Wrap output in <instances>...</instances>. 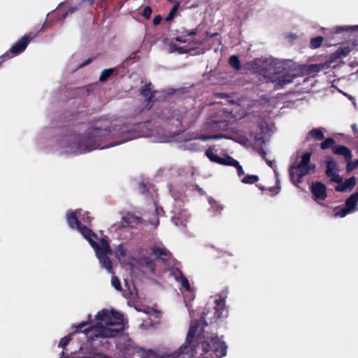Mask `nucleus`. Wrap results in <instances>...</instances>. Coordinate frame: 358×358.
<instances>
[{"label":"nucleus","mask_w":358,"mask_h":358,"mask_svg":"<svg viewBox=\"0 0 358 358\" xmlns=\"http://www.w3.org/2000/svg\"><path fill=\"white\" fill-rule=\"evenodd\" d=\"M155 122L147 121L136 124H114L109 127H92L83 134L73 136L65 141L61 152L80 155L94 150H101L139 137H153L155 142H165L176 131L153 129Z\"/></svg>","instance_id":"obj_1"},{"label":"nucleus","mask_w":358,"mask_h":358,"mask_svg":"<svg viewBox=\"0 0 358 358\" xmlns=\"http://www.w3.org/2000/svg\"><path fill=\"white\" fill-rule=\"evenodd\" d=\"M66 220L69 226L72 229H77L93 248L101 266L108 273L113 274V264L109 257L110 255H112V250L108 240L104 238H98L91 229L82 225V222L86 224L90 222L88 213L86 212L81 215L80 209L68 212Z\"/></svg>","instance_id":"obj_2"},{"label":"nucleus","mask_w":358,"mask_h":358,"mask_svg":"<svg viewBox=\"0 0 358 358\" xmlns=\"http://www.w3.org/2000/svg\"><path fill=\"white\" fill-rule=\"evenodd\" d=\"M95 324L80 331L83 338L94 340L97 338H112L119 335L124 329L122 314L113 309H103L94 317Z\"/></svg>","instance_id":"obj_3"},{"label":"nucleus","mask_w":358,"mask_h":358,"mask_svg":"<svg viewBox=\"0 0 358 358\" xmlns=\"http://www.w3.org/2000/svg\"><path fill=\"white\" fill-rule=\"evenodd\" d=\"M255 64L259 66L260 69H257L259 76H262L266 83L271 82L275 86L282 87L292 82L296 75L289 72L282 66L275 61L262 62L257 59Z\"/></svg>","instance_id":"obj_4"},{"label":"nucleus","mask_w":358,"mask_h":358,"mask_svg":"<svg viewBox=\"0 0 358 358\" xmlns=\"http://www.w3.org/2000/svg\"><path fill=\"white\" fill-rule=\"evenodd\" d=\"M220 116L222 118L220 119L218 117H215V119L210 120L205 124V131L208 133V134L196 135L194 136L192 139L208 141L224 138V136L211 135L210 134L221 130H226L229 123L234 121V117L231 113L226 111L221 112V115Z\"/></svg>","instance_id":"obj_5"},{"label":"nucleus","mask_w":358,"mask_h":358,"mask_svg":"<svg viewBox=\"0 0 358 358\" xmlns=\"http://www.w3.org/2000/svg\"><path fill=\"white\" fill-rule=\"evenodd\" d=\"M311 154L310 152L305 153L296 165H291L289 167V176L292 182L297 184L301 179L315 168V166L310 164Z\"/></svg>","instance_id":"obj_6"},{"label":"nucleus","mask_w":358,"mask_h":358,"mask_svg":"<svg viewBox=\"0 0 358 358\" xmlns=\"http://www.w3.org/2000/svg\"><path fill=\"white\" fill-rule=\"evenodd\" d=\"M206 155L208 158L213 162L217 163L223 165H229L235 166L237 169V173L238 176L243 174V169L239 164L238 162L234 159L231 157L227 156L225 157H219L215 152L213 148H209L206 151Z\"/></svg>","instance_id":"obj_7"},{"label":"nucleus","mask_w":358,"mask_h":358,"mask_svg":"<svg viewBox=\"0 0 358 358\" xmlns=\"http://www.w3.org/2000/svg\"><path fill=\"white\" fill-rule=\"evenodd\" d=\"M115 257L120 261V264L126 269L131 270V274H135L136 264L137 263L135 259H131V262H127V258L129 257L127 253V249L122 244L119 245L115 250Z\"/></svg>","instance_id":"obj_8"},{"label":"nucleus","mask_w":358,"mask_h":358,"mask_svg":"<svg viewBox=\"0 0 358 358\" xmlns=\"http://www.w3.org/2000/svg\"><path fill=\"white\" fill-rule=\"evenodd\" d=\"M358 192L353 193L345 201V207L341 209H336L334 212L335 217H344L349 213H354L358 210Z\"/></svg>","instance_id":"obj_9"},{"label":"nucleus","mask_w":358,"mask_h":358,"mask_svg":"<svg viewBox=\"0 0 358 358\" xmlns=\"http://www.w3.org/2000/svg\"><path fill=\"white\" fill-rule=\"evenodd\" d=\"M171 221L176 226L182 228L186 226L189 214L185 209L181 208L180 206H175L171 210Z\"/></svg>","instance_id":"obj_10"},{"label":"nucleus","mask_w":358,"mask_h":358,"mask_svg":"<svg viewBox=\"0 0 358 358\" xmlns=\"http://www.w3.org/2000/svg\"><path fill=\"white\" fill-rule=\"evenodd\" d=\"M32 38L33 37L25 35L20 41H17L10 49V51L6 53L8 55V59L22 52Z\"/></svg>","instance_id":"obj_11"},{"label":"nucleus","mask_w":358,"mask_h":358,"mask_svg":"<svg viewBox=\"0 0 358 358\" xmlns=\"http://www.w3.org/2000/svg\"><path fill=\"white\" fill-rule=\"evenodd\" d=\"M311 191L317 203L324 201L327 197L326 187L321 182L312 183Z\"/></svg>","instance_id":"obj_12"},{"label":"nucleus","mask_w":358,"mask_h":358,"mask_svg":"<svg viewBox=\"0 0 358 358\" xmlns=\"http://www.w3.org/2000/svg\"><path fill=\"white\" fill-rule=\"evenodd\" d=\"M326 173L332 181L336 183L342 182V177L338 173V167L335 161L330 159L327 162Z\"/></svg>","instance_id":"obj_13"},{"label":"nucleus","mask_w":358,"mask_h":358,"mask_svg":"<svg viewBox=\"0 0 358 358\" xmlns=\"http://www.w3.org/2000/svg\"><path fill=\"white\" fill-rule=\"evenodd\" d=\"M143 220H145V219L134 213H128L122 217V220L120 222V227H133L135 224L141 223Z\"/></svg>","instance_id":"obj_14"},{"label":"nucleus","mask_w":358,"mask_h":358,"mask_svg":"<svg viewBox=\"0 0 358 358\" xmlns=\"http://www.w3.org/2000/svg\"><path fill=\"white\" fill-rule=\"evenodd\" d=\"M142 272L148 277L151 278L152 275L156 273L155 269V263L148 258H143L139 262Z\"/></svg>","instance_id":"obj_15"},{"label":"nucleus","mask_w":358,"mask_h":358,"mask_svg":"<svg viewBox=\"0 0 358 358\" xmlns=\"http://www.w3.org/2000/svg\"><path fill=\"white\" fill-rule=\"evenodd\" d=\"M171 275L176 280L180 283L181 287L187 292H191V287L188 280L182 275L180 271L176 269L171 272Z\"/></svg>","instance_id":"obj_16"},{"label":"nucleus","mask_w":358,"mask_h":358,"mask_svg":"<svg viewBox=\"0 0 358 358\" xmlns=\"http://www.w3.org/2000/svg\"><path fill=\"white\" fill-rule=\"evenodd\" d=\"M356 185V178L354 176L345 180L344 182H339L336 187V190L338 192H347L351 191Z\"/></svg>","instance_id":"obj_17"},{"label":"nucleus","mask_w":358,"mask_h":358,"mask_svg":"<svg viewBox=\"0 0 358 358\" xmlns=\"http://www.w3.org/2000/svg\"><path fill=\"white\" fill-rule=\"evenodd\" d=\"M153 255L162 261H166L171 257L169 252L162 245H158L152 248Z\"/></svg>","instance_id":"obj_18"},{"label":"nucleus","mask_w":358,"mask_h":358,"mask_svg":"<svg viewBox=\"0 0 358 358\" xmlns=\"http://www.w3.org/2000/svg\"><path fill=\"white\" fill-rule=\"evenodd\" d=\"M154 93H155V92L152 91V87L151 84L145 85L141 89V94L146 99L148 108L151 107L152 103L153 102Z\"/></svg>","instance_id":"obj_19"},{"label":"nucleus","mask_w":358,"mask_h":358,"mask_svg":"<svg viewBox=\"0 0 358 358\" xmlns=\"http://www.w3.org/2000/svg\"><path fill=\"white\" fill-rule=\"evenodd\" d=\"M335 33L338 34L342 31H348L350 36L356 37L357 43H358V25L354 26H339L334 28Z\"/></svg>","instance_id":"obj_20"},{"label":"nucleus","mask_w":358,"mask_h":358,"mask_svg":"<svg viewBox=\"0 0 358 358\" xmlns=\"http://www.w3.org/2000/svg\"><path fill=\"white\" fill-rule=\"evenodd\" d=\"M333 152L334 154L343 155L347 161L350 160L352 158L350 150L344 145L334 146Z\"/></svg>","instance_id":"obj_21"},{"label":"nucleus","mask_w":358,"mask_h":358,"mask_svg":"<svg viewBox=\"0 0 358 358\" xmlns=\"http://www.w3.org/2000/svg\"><path fill=\"white\" fill-rule=\"evenodd\" d=\"M267 164H268L269 166H271L272 169H273V171H274V173H275V178H276V185L275 187H271V188H269L268 190L270 191L271 195H276L277 194H278L280 189V180L278 178V172L276 170V167L274 166V163L271 161H267Z\"/></svg>","instance_id":"obj_22"},{"label":"nucleus","mask_w":358,"mask_h":358,"mask_svg":"<svg viewBox=\"0 0 358 358\" xmlns=\"http://www.w3.org/2000/svg\"><path fill=\"white\" fill-rule=\"evenodd\" d=\"M162 213H163L162 209L159 208L155 204V212L152 213V217L148 218L147 220H145V222L150 224L157 226L159 224L158 216L160 215Z\"/></svg>","instance_id":"obj_23"},{"label":"nucleus","mask_w":358,"mask_h":358,"mask_svg":"<svg viewBox=\"0 0 358 358\" xmlns=\"http://www.w3.org/2000/svg\"><path fill=\"white\" fill-rule=\"evenodd\" d=\"M241 178V181L245 184H253L258 181L259 177L256 175H246L244 173L239 176Z\"/></svg>","instance_id":"obj_24"},{"label":"nucleus","mask_w":358,"mask_h":358,"mask_svg":"<svg viewBox=\"0 0 358 358\" xmlns=\"http://www.w3.org/2000/svg\"><path fill=\"white\" fill-rule=\"evenodd\" d=\"M308 136L316 140H322L324 138V134L322 129L320 128L313 129L310 130L308 133Z\"/></svg>","instance_id":"obj_25"},{"label":"nucleus","mask_w":358,"mask_h":358,"mask_svg":"<svg viewBox=\"0 0 358 358\" xmlns=\"http://www.w3.org/2000/svg\"><path fill=\"white\" fill-rule=\"evenodd\" d=\"M115 69H108L102 71L99 80L101 82L106 81L114 72Z\"/></svg>","instance_id":"obj_26"},{"label":"nucleus","mask_w":358,"mask_h":358,"mask_svg":"<svg viewBox=\"0 0 358 358\" xmlns=\"http://www.w3.org/2000/svg\"><path fill=\"white\" fill-rule=\"evenodd\" d=\"M229 64L236 70H238L240 69L239 59L236 55H232V56L230 57V58H229Z\"/></svg>","instance_id":"obj_27"},{"label":"nucleus","mask_w":358,"mask_h":358,"mask_svg":"<svg viewBox=\"0 0 358 358\" xmlns=\"http://www.w3.org/2000/svg\"><path fill=\"white\" fill-rule=\"evenodd\" d=\"M335 144V141L331 138H327L322 144L321 148L323 150L331 148H334L333 145Z\"/></svg>","instance_id":"obj_28"},{"label":"nucleus","mask_w":358,"mask_h":358,"mask_svg":"<svg viewBox=\"0 0 358 358\" xmlns=\"http://www.w3.org/2000/svg\"><path fill=\"white\" fill-rule=\"evenodd\" d=\"M73 334H70L66 337L62 338L58 344V347L61 348H65V347L69 344V341L71 340V336Z\"/></svg>","instance_id":"obj_29"},{"label":"nucleus","mask_w":358,"mask_h":358,"mask_svg":"<svg viewBox=\"0 0 358 358\" xmlns=\"http://www.w3.org/2000/svg\"><path fill=\"white\" fill-rule=\"evenodd\" d=\"M322 41H323V38L322 36H317L316 38L311 39L310 45L313 48H317L320 46Z\"/></svg>","instance_id":"obj_30"},{"label":"nucleus","mask_w":358,"mask_h":358,"mask_svg":"<svg viewBox=\"0 0 358 358\" xmlns=\"http://www.w3.org/2000/svg\"><path fill=\"white\" fill-rule=\"evenodd\" d=\"M179 8V3H176L173 8L171 9V10L170 11L169 14L167 15V17H166V21H171L172 20V19L174 17L176 12L178 11V9Z\"/></svg>","instance_id":"obj_31"},{"label":"nucleus","mask_w":358,"mask_h":358,"mask_svg":"<svg viewBox=\"0 0 358 358\" xmlns=\"http://www.w3.org/2000/svg\"><path fill=\"white\" fill-rule=\"evenodd\" d=\"M208 202L212 206V208L214 209V210L216 212H220L223 209V206L221 204L217 203L213 199H209Z\"/></svg>","instance_id":"obj_32"},{"label":"nucleus","mask_w":358,"mask_h":358,"mask_svg":"<svg viewBox=\"0 0 358 358\" xmlns=\"http://www.w3.org/2000/svg\"><path fill=\"white\" fill-rule=\"evenodd\" d=\"M111 283H112V285L117 289V290H120L121 289V284H120V280L115 277V276H112V279H111Z\"/></svg>","instance_id":"obj_33"},{"label":"nucleus","mask_w":358,"mask_h":358,"mask_svg":"<svg viewBox=\"0 0 358 358\" xmlns=\"http://www.w3.org/2000/svg\"><path fill=\"white\" fill-rule=\"evenodd\" d=\"M358 167V160H356L353 162H349L347 164L346 170L348 172L352 171L353 169Z\"/></svg>","instance_id":"obj_34"},{"label":"nucleus","mask_w":358,"mask_h":358,"mask_svg":"<svg viewBox=\"0 0 358 358\" xmlns=\"http://www.w3.org/2000/svg\"><path fill=\"white\" fill-rule=\"evenodd\" d=\"M168 119L171 122L172 124H174L176 126H178L182 124L181 120L179 118L178 115H175L172 117H168Z\"/></svg>","instance_id":"obj_35"},{"label":"nucleus","mask_w":358,"mask_h":358,"mask_svg":"<svg viewBox=\"0 0 358 358\" xmlns=\"http://www.w3.org/2000/svg\"><path fill=\"white\" fill-rule=\"evenodd\" d=\"M151 13H152V9L150 7L147 6L143 9V15L145 17H146V18L150 17Z\"/></svg>","instance_id":"obj_36"},{"label":"nucleus","mask_w":358,"mask_h":358,"mask_svg":"<svg viewBox=\"0 0 358 358\" xmlns=\"http://www.w3.org/2000/svg\"><path fill=\"white\" fill-rule=\"evenodd\" d=\"M264 124H265L264 122H262L261 125H260V128H261L262 133H264L265 135H267L269 134L270 129H268L267 125H266L264 127Z\"/></svg>","instance_id":"obj_37"},{"label":"nucleus","mask_w":358,"mask_h":358,"mask_svg":"<svg viewBox=\"0 0 358 358\" xmlns=\"http://www.w3.org/2000/svg\"><path fill=\"white\" fill-rule=\"evenodd\" d=\"M350 52V49L348 48H343L339 49L340 54L343 55V56L347 55Z\"/></svg>","instance_id":"obj_38"},{"label":"nucleus","mask_w":358,"mask_h":358,"mask_svg":"<svg viewBox=\"0 0 358 358\" xmlns=\"http://www.w3.org/2000/svg\"><path fill=\"white\" fill-rule=\"evenodd\" d=\"M87 324V322H83L78 324L77 326H76V332H78V331H80Z\"/></svg>","instance_id":"obj_39"},{"label":"nucleus","mask_w":358,"mask_h":358,"mask_svg":"<svg viewBox=\"0 0 358 358\" xmlns=\"http://www.w3.org/2000/svg\"><path fill=\"white\" fill-rule=\"evenodd\" d=\"M176 41L180 43H187L188 40L185 38L183 36H178L176 38Z\"/></svg>","instance_id":"obj_40"},{"label":"nucleus","mask_w":358,"mask_h":358,"mask_svg":"<svg viewBox=\"0 0 358 358\" xmlns=\"http://www.w3.org/2000/svg\"><path fill=\"white\" fill-rule=\"evenodd\" d=\"M78 9V7H72L69 8L68 12L63 16V17H66L68 15L73 13L75 10Z\"/></svg>","instance_id":"obj_41"},{"label":"nucleus","mask_w":358,"mask_h":358,"mask_svg":"<svg viewBox=\"0 0 358 358\" xmlns=\"http://www.w3.org/2000/svg\"><path fill=\"white\" fill-rule=\"evenodd\" d=\"M8 55L4 54L3 55L0 57V65L3 63L6 59H8Z\"/></svg>","instance_id":"obj_42"},{"label":"nucleus","mask_w":358,"mask_h":358,"mask_svg":"<svg viewBox=\"0 0 358 358\" xmlns=\"http://www.w3.org/2000/svg\"><path fill=\"white\" fill-rule=\"evenodd\" d=\"M161 20H162V17L159 15L156 16L153 19V23H154V24H158L160 23Z\"/></svg>","instance_id":"obj_43"},{"label":"nucleus","mask_w":358,"mask_h":358,"mask_svg":"<svg viewBox=\"0 0 358 358\" xmlns=\"http://www.w3.org/2000/svg\"><path fill=\"white\" fill-rule=\"evenodd\" d=\"M185 34L186 36L195 35L196 34V31L195 29H192L191 31L187 30L185 31Z\"/></svg>","instance_id":"obj_44"},{"label":"nucleus","mask_w":358,"mask_h":358,"mask_svg":"<svg viewBox=\"0 0 358 358\" xmlns=\"http://www.w3.org/2000/svg\"><path fill=\"white\" fill-rule=\"evenodd\" d=\"M248 142V140L247 138H243L238 141V143H240L241 144H243V145H247Z\"/></svg>","instance_id":"obj_45"},{"label":"nucleus","mask_w":358,"mask_h":358,"mask_svg":"<svg viewBox=\"0 0 358 358\" xmlns=\"http://www.w3.org/2000/svg\"><path fill=\"white\" fill-rule=\"evenodd\" d=\"M180 53H183L186 51V50H185L183 48H179L178 50H177Z\"/></svg>","instance_id":"obj_46"},{"label":"nucleus","mask_w":358,"mask_h":358,"mask_svg":"<svg viewBox=\"0 0 358 358\" xmlns=\"http://www.w3.org/2000/svg\"><path fill=\"white\" fill-rule=\"evenodd\" d=\"M187 143H188V145H187L188 147H191L194 145V143H193L192 141H189V142H187Z\"/></svg>","instance_id":"obj_47"},{"label":"nucleus","mask_w":358,"mask_h":358,"mask_svg":"<svg viewBox=\"0 0 358 358\" xmlns=\"http://www.w3.org/2000/svg\"><path fill=\"white\" fill-rule=\"evenodd\" d=\"M188 170L190 171V173L192 176L194 174L193 169L192 168H188Z\"/></svg>","instance_id":"obj_48"},{"label":"nucleus","mask_w":358,"mask_h":358,"mask_svg":"<svg viewBox=\"0 0 358 358\" xmlns=\"http://www.w3.org/2000/svg\"><path fill=\"white\" fill-rule=\"evenodd\" d=\"M261 155H262L263 157H265L266 152L264 150H262Z\"/></svg>","instance_id":"obj_49"},{"label":"nucleus","mask_w":358,"mask_h":358,"mask_svg":"<svg viewBox=\"0 0 358 358\" xmlns=\"http://www.w3.org/2000/svg\"><path fill=\"white\" fill-rule=\"evenodd\" d=\"M87 1H88L90 4L93 3L94 0H86Z\"/></svg>","instance_id":"obj_50"},{"label":"nucleus","mask_w":358,"mask_h":358,"mask_svg":"<svg viewBox=\"0 0 358 358\" xmlns=\"http://www.w3.org/2000/svg\"><path fill=\"white\" fill-rule=\"evenodd\" d=\"M189 312L190 317L192 318L193 315H192V313H191V311L189 310Z\"/></svg>","instance_id":"obj_51"},{"label":"nucleus","mask_w":358,"mask_h":358,"mask_svg":"<svg viewBox=\"0 0 358 358\" xmlns=\"http://www.w3.org/2000/svg\"><path fill=\"white\" fill-rule=\"evenodd\" d=\"M260 138H261V137H257V136H256V137H255L256 141H258V140H259Z\"/></svg>","instance_id":"obj_52"},{"label":"nucleus","mask_w":358,"mask_h":358,"mask_svg":"<svg viewBox=\"0 0 358 358\" xmlns=\"http://www.w3.org/2000/svg\"><path fill=\"white\" fill-rule=\"evenodd\" d=\"M143 217H148V216L146 214H143Z\"/></svg>","instance_id":"obj_53"},{"label":"nucleus","mask_w":358,"mask_h":358,"mask_svg":"<svg viewBox=\"0 0 358 358\" xmlns=\"http://www.w3.org/2000/svg\"><path fill=\"white\" fill-rule=\"evenodd\" d=\"M88 317H89V320H90L91 319V315H89Z\"/></svg>","instance_id":"obj_54"}]
</instances>
